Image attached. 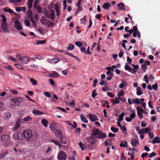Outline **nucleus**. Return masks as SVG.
Here are the masks:
<instances>
[{
	"label": "nucleus",
	"instance_id": "72a5a7b5",
	"mask_svg": "<svg viewBox=\"0 0 160 160\" xmlns=\"http://www.w3.org/2000/svg\"><path fill=\"white\" fill-rule=\"evenodd\" d=\"M47 20L44 17H41L40 19V22L43 25H45L47 21Z\"/></svg>",
	"mask_w": 160,
	"mask_h": 160
},
{
	"label": "nucleus",
	"instance_id": "0e129e2a",
	"mask_svg": "<svg viewBox=\"0 0 160 160\" xmlns=\"http://www.w3.org/2000/svg\"><path fill=\"white\" fill-rule=\"evenodd\" d=\"M39 0H35L34 2V7H36L37 6L38 4L39 3Z\"/></svg>",
	"mask_w": 160,
	"mask_h": 160
},
{
	"label": "nucleus",
	"instance_id": "b1692460",
	"mask_svg": "<svg viewBox=\"0 0 160 160\" xmlns=\"http://www.w3.org/2000/svg\"><path fill=\"white\" fill-rule=\"evenodd\" d=\"M156 143H160V138L158 137H156L154 138L152 141V143L154 144Z\"/></svg>",
	"mask_w": 160,
	"mask_h": 160
},
{
	"label": "nucleus",
	"instance_id": "9b49d317",
	"mask_svg": "<svg viewBox=\"0 0 160 160\" xmlns=\"http://www.w3.org/2000/svg\"><path fill=\"white\" fill-rule=\"evenodd\" d=\"M14 23L15 27L17 30H20L22 29V26L20 22L18 20H16L14 22Z\"/></svg>",
	"mask_w": 160,
	"mask_h": 160
},
{
	"label": "nucleus",
	"instance_id": "4be33fe9",
	"mask_svg": "<svg viewBox=\"0 0 160 160\" xmlns=\"http://www.w3.org/2000/svg\"><path fill=\"white\" fill-rule=\"evenodd\" d=\"M32 113L34 114L39 115L43 114L42 112L36 109H34L32 111Z\"/></svg>",
	"mask_w": 160,
	"mask_h": 160
},
{
	"label": "nucleus",
	"instance_id": "13d9d810",
	"mask_svg": "<svg viewBox=\"0 0 160 160\" xmlns=\"http://www.w3.org/2000/svg\"><path fill=\"white\" fill-rule=\"evenodd\" d=\"M44 95L47 97L50 98L51 97V94L50 93L47 92H46L44 93Z\"/></svg>",
	"mask_w": 160,
	"mask_h": 160
},
{
	"label": "nucleus",
	"instance_id": "6e6552de",
	"mask_svg": "<svg viewBox=\"0 0 160 160\" xmlns=\"http://www.w3.org/2000/svg\"><path fill=\"white\" fill-rule=\"evenodd\" d=\"M66 157L67 156L65 152L62 151L58 154L57 158L59 160H65L66 159Z\"/></svg>",
	"mask_w": 160,
	"mask_h": 160
},
{
	"label": "nucleus",
	"instance_id": "20e7f679",
	"mask_svg": "<svg viewBox=\"0 0 160 160\" xmlns=\"http://www.w3.org/2000/svg\"><path fill=\"white\" fill-rule=\"evenodd\" d=\"M1 17L2 18V23L1 25V28L3 31L5 32H8V25L6 23V19L5 17L3 15H1Z\"/></svg>",
	"mask_w": 160,
	"mask_h": 160
},
{
	"label": "nucleus",
	"instance_id": "c756f323",
	"mask_svg": "<svg viewBox=\"0 0 160 160\" xmlns=\"http://www.w3.org/2000/svg\"><path fill=\"white\" fill-rule=\"evenodd\" d=\"M80 118L82 121L84 123H87L88 121L86 117L82 115H81Z\"/></svg>",
	"mask_w": 160,
	"mask_h": 160
},
{
	"label": "nucleus",
	"instance_id": "6e6d98bb",
	"mask_svg": "<svg viewBox=\"0 0 160 160\" xmlns=\"http://www.w3.org/2000/svg\"><path fill=\"white\" fill-rule=\"evenodd\" d=\"M75 155L74 153L71 156H70L69 158L70 160H75Z\"/></svg>",
	"mask_w": 160,
	"mask_h": 160
},
{
	"label": "nucleus",
	"instance_id": "0eeeda50",
	"mask_svg": "<svg viewBox=\"0 0 160 160\" xmlns=\"http://www.w3.org/2000/svg\"><path fill=\"white\" fill-rule=\"evenodd\" d=\"M86 140L90 143L88 144L87 146L88 148L91 149L92 147V145L95 143L93 139L91 137L86 138Z\"/></svg>",
	"mask_w": 160,
	"mask_h": 160
},
{
	"label": "nucleus",
	"instance_id": "ea45409f",
	"mask_svg": "<svg viewBox=\"0 0 160 160\" xmlns=\"http://www.w3.org/2000/svg\"><path fill=\"white\" fill-rule=\"evenodd\" d=\"M53 24V23L51 22L48 20L47 21L45 25L48 27H52Z\"/></svg>",
	"mask_w": 160,
	"mask_h": 160
},
{
	"label": "nucleus",
	"instance_id": "4c0bfd02",
	"mask_svg": "<svg viewBox=\"0 0 160 160\" xmlns=\"http://www.w3.org/2000/svg\"><path fill=\"white\" fill-rule=\"evenodd\" d=\"M3 10L5 12H8L11 14L14 13V11L10 8H8V9H7L6 8H3Z\"/></svg>",
	"mask_w": 160,
	"mask_h": 160
},
{
	"label": "nucleus",
	"instance_id": "aec40b11",
	"mask_svg": "<svg viewBox=\"0 0 160 160\" xmlns=\"http://www.w3.org/2000/svg\"><path fill=\"white\" fill-rule=\"evenodd\" d=\"M16 10L17 12L20 11H23L24 12H25L26 11V8L25 7H17L16 8Z\"/></svg>",
	"mask_w": 160,
	"mask_h": 160
},
{
	"label": "nucleus",
	"instance_id": "f3484780",
	"mask_svg": "<svg viewBox=\"0 0 160 160\" xmlns=\"http://www.w3.org/2000/svg\"><path fill=\"white\" fill-rule=\"evenodd\" d=\"M88 116H89L90 120L91 121L94 122L97 120V119H96L97 116L95 114L92 115L91 114H89L88 115Z\"/></svg>",
	"mask_w": 160,
	"mask_h": 160
},
{
	"label": "nucleus",
	"instance_id": "3c124183",
	"mask_svg": "<svg viewBox=\"0 0 160 160\" xmlns=\"http://www.w3.org/2000/svg\"><path fill=\"white\" fill-rule=\"evenodd\" d=\"M152 89L155 90H157L158 88V84L156 83L154 85H152Z\"/></svg>",
	"mask_w": 160,
	"mask_h": 160
},
{
	"label": "nucleus",
	"instance_id": "58836bf2",
	"mask_svg": "<svg viewBox=\"0 0 160 160\" xmlns=\"http://www.w3.org/2000/svg\"><path fill=\"white\" fill-rule=\"evenodd\" d=\"M34 8L37 10L38 13H41L42 11V8L39 6H38L35 7Z\"/></svg>",
	"mask_w": 160,
	"mask_h": 160
},
{
	"label": "nucleus",
	"instance_id": "4468645a",
	"mask_svg": "<svg viewBox=\"0 0 160 160\" xmlns=\"http://www.w3.org/2000/svg\"><path fill=\"white\" fill-rule=\"evenodd\" d=\"M131 143L133 147H136L139 144L138 140L136 139H133L131 141Z\"/></svg>",
	"mask_w": 160,
	"mask_h": 160
},
{
	"label": "nucleus",
	"instance_id": "5701e85b",
	"mask_svg": "<svg viewBox=\"0 0 160 160\" xmlns=\"http://www.w3.org/2000/svg\"><path fill=\"white\" fill-rule=\"evenodd\" d=\"M120 102L119 98V97H116L115 99L112 101V103L113 105L116 104H119Z\"/></svg>",
	"mask_w": 160,
	"mask_h": 160
},
{
	"label": "nucleus",
	"instance_id": "774afa93",
	"mask_svg": "<svg viewBox=\"0 0 160 160\" xmlns=\"http://www.w3.org/2000/svg\"><path fill=\"white\" fill-rule=\"evenodd\" d=\"M97 82H98V80L96 78L93 81V87H95L96 85V84L97 83Z\"/></svg>",
	"mask_w": 160,
	"mask_h": 160
},
{
	"label": "nucleus",
	"instance_id": "423d86ee",
	"mask_svg": "<svg viewBox=\"0 0 160 160\" xmlns=\"http://www.w3.org/2000/svg\"><path fill=\"white\" fill-rule=\"evenodd\" d=\"M44 14L47 17L53 20L55 16V12L52 9L49 10V11H45L44 12Z\"/></svg>",
	"mask_w": 160,
	"mask_h": 160
},
{
	"label": "nucleus",
	"instance_id": "ddd939ff",
	"mask_svg": "<svg viewBox=\"0 0 160 160\" xmlns=\"http://www.w3.org/2000/svg\"><path fill=\"white\" fill-rule=\"evenodd\" d=\"M16 58L19 60H29L31 59L32 58H28L26 56H23L21 57L18 54L16 56Z\"/></svg>",
	"mask_w": 160,
	"mask_h": 160
},
{
	"label": "nucleus",
	"instance_id": "49530a36",
	"mask_svg": "<svg viewBox=\"0 0 160 160\" xmlns=\"http://www.w3.org/2000/svg\"><path fill=\"white\" fill-rule=\"evenodd\" d=\"M147 66L146 65V63L145 62H144V64H142L141 66V68L142 70H143L144 72H145L146 71V69Z\"/></svg>",
	"mask_w": 160,
	"mask_h": 160
},
{
	"label": "nucleus",
	"instance_id": "cd10ccee",
	"mask_svg": "<svg viewBox=\"0 0 160 160\" xmlns=\"http://www.w3.org/2000/svg\"><path fill=\"white\" fill-rule=\"evenodd\" d=\"M51 142H52L55 143L56 145H58L59 148H61L62 146L61 144L58 141L53 139H52L51 140Z\"/></svg>",
	"mask_w": 160,
	"mask_h": 160
},
{
	"label": "nucleus",
	"instance_id": "4d7b16f0",
	"mask_svg": "<svg viewBox=\"0 0 160 160\" xmlns=\"http://www.w3.org/2000/svg\"><path fill=\"white\" fill-rule=\"evenodd\" d=\"M36 30L39 32L41 34L43 35L44 34V31L41 29V28H40L38 29H36Z\"/></svg>",
	"mask_w": 160,
	"mask_h": 160
},
{
	"label": "nucleus",
	"instance_id": "69168bd1",
	"mask_svg": "<svg viewBox=\"0 0 160 160\" xmlns=\"http://www.w3.org/2000/svg\"><path fill=\"white\" fill-rule=\"evenodd\" d=\"M136 116V114L135 112H132L131 114L130 115V118L132 119L134 118Z\"/></svg>",
	"mask_w": 160,
	"mask_h": 160
},
{
	"label": "nucleus",
	"instance_id": "a878e982",
	"mask_svg": "<svg viewBox=\"0 0 160 160\" xmlns=\"http://www.w3.org/2000/svg\"><path fill=\"white\" fill-rule=\"evenodd\" d=\"M133 35L134 37L137 36L138 38H140L141 36L140 33L138 30L133 32Z\"/></svg>",
	"mask_w": 160,
	"mask_h": 160
},
{
	"label": "nucleus",
	"instance_id": "a211bd4d",
	"mask_svg": "<svg viewBox=\"0 0 160 160\" xmlns=\"http://www.w3.org/2000/svg\"><path fill=\"white\" fill-rule=\"evenodd\" d=\"M118 7V10L120 11H121L122 10H125L126 9L125 8L124 6V4L120 3L117 5Z\"/></svg>",
	"mask_w": 160,
	"mask_h": 160
},
{
	"label": "nucleus",
	"instance_id": "052dcab7",
	"mask_svg": "<svg viewBox=\"0 0 160 160\" xmlns=\"http://www.w3.org/2000/svg\"><path fill=\"white\" fill-rule=\"evenodd\" d=\"M4 68H6L9 71H12L13 70L11 67L10 65H8L7 66H4Z\"/></svg>",
	"mask_w": 160,
	"mask_h": 160
},
{
	"label": "nucleus",
	"instance_id": "dca6fc26",
	"mask_svg": "<svg viewBox=\"0 0 160 160\" xmlns=\"http://www.w3.org/2000/svg\"><path fill=\"white\" fill-rule=\"evenodd\" d=\"M20 121L19 120H18L16 122V123L15 127L12 128V130L13 131H15L17 130L20 127Z\"/></svg>",
	"mask_w": 160,
	"mask_h": 160
},
{
	"label": "nucleus",
	"instance_id": "6ab92c4d",
	"mask_svg": "<svg viewBox=\"0 0 160 160\" xmlns=\"http://www.w3.org/2000/svg\"><path fill=\"white\" fill-rule=\"evenodd\" d=\"M49 76L52 78H56L59 76V75L56 72L54 71L53 72V73L49 75Z\"/></svg>",
	"mask_w": 160,
	"mask_h": 160
},
{
	"label": "nucleus",
	"instance_id": "7c9ffc66",
	"mask_svg": "<svg viewBox=\"0 0 160 160\" xmlns=\"http://www.w3.org/2000/svg\"><path fill=\"white\" fill-rule=\"evenodd\" d=\"M125 115V113L124 112H122L121 114L119 115V118L118 119V122L122 121L123 120V117Z\"/></svg>",
	"mask_w": 160,
	"mask_h": 160
},
{
	"label": "nucleus",
	"instance_id": "37998d69",
	"mask_svg": "<svg viewBox=\"0 0 160 160\" xmlns=\"http://www.w3.org/2000/svg\"><path fill=\"white\" fill-rule=\"evenodd\" d=\"M30 80L33 85H36L37 83V81L35 79L32 78H30Z\"/></svg>",
	"mask_w": 160,
	"mask_h": 160
},
{
	"label": "nucleus",
	"instance_id": "f704fd0d",
	"mask_svg": "<svg viewBox=\"0 0 160 160\" xmlns=\"http://www.w3.org/2000/svg\"><path fill=\"white\" fill-rule=\"evenodd\" d=\"M56 123L54 122L51 123L50 126V128L52 130H54L55 129Z\"/></svg>",
	"mask_w": 160,
	"mask_h": 160
},
{
	"label": "nucleus",
	"instance_id": "8fccbe9b",
	"mask_svg": "<svg viewBox=\"0 0 160 160\" xmlns=\"http://www.w3.org/2000/svg\"><path fill=\"white\" fill-rule=\"evenodd\" d=\"M148 135H149L150 139L152 138L154 136V135L153 133L151 132L150 131L148 132Z\"/></svg>",
	"mask_w": 160,
	"mask_h": 160
},
{
	"label": "nucleus",
	"instance_id": "412c9836",
	"mask_svg": "<svg viewBox=\"0 0 160 160\" xmlns=\"http://www.w3.org/2000/svg\"><path fill=\"white\" fill-rule=\"evenodd\" d=\"M120 146L121 147L127 148L128 147L127 142L126 141H124V142L123 141H122L121 143L120 144Z\"/></svg>",
	"mask_w": 160,
	"mask_h": 160
},
{
	"label": "nucleus",
	"instance_id": "f03ea898",
	"mask_svg": "<svg viewBox=\"0 0 160 160\" xmlns=\"http://www.w3.org/2000/svg\"><path fill=\"white\" fill-rule=\"evenodd\" d=\"M24 100L21 98H12L10 103L11 105L14 107L19 106L21 103L23 102Z\"/></svg>",
	"mask_w": 160,
	"mask_h": 160
},
{
	"label": "nucleus",
	"instance_id": "603ef678",
	"mask_svg": "<svg viewBox=\"0 0 160 160\" xmlns=\"http://www.w3.org/2000/svg\"><path fill=\"white\" fill-rule=\"evenodd\" d=\"M100 84L102 86H106L107 83L106 81L101 80Z\"/></svg>",
	"mask_w": 160,
	"mask_h": 160
},
{
	"label": "nucleus",
	"instance_id": "f8f14e48",
	"mask_svg": "<svg viewBox=\"0 0 160 160\" xmlns=\"http://www.w3.org/2000/svg\"><path fill=\"white\" fill-rule=\"evenodd\" d=\"M60 8V6L59 4L56 3L54 5V8L56 11V15L57 17H59L60 15V10L59 8Z\"/></svg>",
	"mask_w": 160,
	"mask_h": 160
},
{
	"label": "nucleus",
	"instance_id": "c9c22d12",
	"mask_svg": "<svg viewBox=\"0 0 160 160\" xmlns=\"http://www.w3.org/2000/svg\"><path fill=\"white\" fill-rule=\"evenodd\" d=\"M74 45L71 44H69L68 45V47L67 48V49L68 50H72L74 48Z\"/></svg>",
	"mask_w": 160,
	"mask_h": 160
},
{
	"label": "nucleus",
	"instance_id": "7ed1b4c3",
	"mask_svg": "<svg viewBox=\"0 0 160 160\" xmlns=\"http://www.w3.org/2000/svg\"><path fill=\"white\" fill-rule=\"evenodd\" d=\"M1 139L2 142H6V144L4 145L5 147L12 145V142H10V138L9 135L5 134L1 136Z\"/></svg>",
	"mask_w": 160,
	"mask_h": 160
},
{
	"label": "nucleus",
	"instance_id": "5fc2aeb1",
	"mask_svg": "<svg viewBox=\"0 0 160 160\" xmlns=\"http://www.w3.org/2000/svg\"><path fill=\"white\" fill-rule=\"evenodd\" d=\"M132 65L133 68H134L133 69L136 73L137 72V69H138L139 68V66L138 65H135L133 64H132Z\"/></svg>",
	"mask_w": 160,
	"mask_h": 160
},
{
	"label": "nucleus",
	"instance_id": "1a4fd4ad",
	"mask_svg": "<svg viewBox=\"0 0 160 160\" xmlns=\"http://www.w3.org/2000/svg\"><path fill=\"white\" fill-rule=\"evenodd\" d=\"M54 134L60 140L63 139V136L62 132L59 129H57L54 132Z\"/></svg>",
	"mask_w": 160,
	"mask_h": 160
},
{
	"label": "nucleus",
	"instance_id": "a18cd8bd",
	"mask_svg": "<svg viewBox=\"0 0 160 160\" xmlns=\"http://www.w3.org/2000/svg\"><path fill=\"white\" fill-rule=\"evenodd\" d=\"M8 153L7 151L2 152L0 156L1 158H2Z\"/></svg>",
	"mask_w": 160,
	"mask_h": 160
},
{
	"label": "nucleus",
	"instance_id": "c03bdc74",
	"mask_svg": "<svg viewBox=\"0 0 160 160\" xmlns=\"http://www.w3.org/2000/svg\"><path fill=\"white\" fill-rule=\"evenodd\" d=\"M111 130L114 133H116L119 130L118 128H116L113 127H112L111 128Z\"/></svg>",
	"mask_w": 160,
	"mask_h": 160
},
{
	"label": "nucleus",
	"instance_id": "680f3d73",
	"mask_svg": "<svg viewBox=\"0 0 160 160\" xmlns=\"http://www.w3.org/2000/svg\"><path fill=\"white\" fill-rule=\"evenodd\" d=\"M56 108H57L59 110L61 111H62L64 112H65V113L67 112L66 110L64 108H62L59 107H57Z\"/></svg>",
	"mask_w": 160,
	"mask_h": 160
},
{
	"label": "nucleus",
	"instance_id": "2eb2a0df",
	"mask_svg": "<svg viewBox=\"0 0 160 160\" xmlns=\"http://www.w3.org/2000/svg\"><path fill=\"white\" fill-rule=\"evenodd\" d=\"M125 69L126 70H128L129 72H130L132 73H135V72L134 71L133 68H131L127 64H126L125 67Z\"/></svg>",
	"mask_w": 160,
	"mask_h": 160
},
{
	"label": "nucleus",
	"instance_id": "39448f33",
	"mask_svg": "<svg viewBox=\"0 0 160 160\" xmlns=\"http://www.w3.org/2000/svg\"><path fill=\"white\" fill-rule=\"evenodd\" d=\"M23 137L27 139H28L31 138L33 136V133L30 130L28 129L23 131L22 133Z\"/></svg>",
	"mask_w": 160,
	"mask_h": 160
},
{
	"label": "nucleus",
	"instance_id": "bb28decb",
	"mask_svg": "<svg viewBox=\"0 0 160 160\" xmlns=\"http://www.w3.org/2000/svg\"><path fill=\"white\" fill-rule=\"evenodd\" d=\"M87 16H84L82 18H81L80 20L81 23L84 25L86 24L87 22Z\"/></svg>",
	"mask_w": 160,
	"mask_h": 160
},
{
	"label": "nucleus",
	"instance_id": "c85d7f7f",
	"mask_svg": "<svg viewBox=\"0 0 160 160\" xmlns=\"http://www.w3.org/2000/svg\"><path fill=\"white\" fill-rule=\"evenodd\" d=\"M11 114L9 112H6L4 114V117L6 119H9L11 117Z\"/></svg>",
	"mask_w": 160,
	"mask_h": 160
},
{
	"label": "nucleus",
	"instance_id": "864d4df0",
	"mask_svg": "<svg viewBox=\"0 0 160 160\" xmlns=\"http://www.w3.org/2000/svg\"><path fill=\"white\" fill-rule=\"evenodd\" d=\"M144 133H148L149 131H151V129L149 127H147L145 128H144Z\"/></svg>",
	"mask_w": 160,
	"mask_h": 160
},
{
	"label": "nucleus",
	"instance_id": "473e14b6",
	"mask_svg": "<svg viewBox=\"0 0 160 160\" xmlns=\"http://www.w3.org/2000/svg\"><path fill=\"white\" fill-rule=\"evenodd\" d=\"M41 122L45 127H47L48 125V121L45 119H43L42 120Z\"/></svg>",
	"mask_w": 160,
	"mask_h": 160
},
{
	"label": "nucleus",
	"instance_id": "9d476101",
	"mask_svg": "<svg viewBox=\"0 0 160 160\" xmlns=\"http://www.w3.org/2000/svg\"><path fill=\"white\" fill-rule=\"evenodd\" d=\"M136 109L138 116L141 118H143V116L142 114V113L143 112H144V111L143 110L142 108L140 106H138L137 107Z\"/></svg>",
	"mask_w": 160,
	"mask_h": 160
},
{
	"label": "nucleus",
	"instance_id": "e433bc0d",
	"mask_svg": "<svg viewBox=\"0 0 160 160\" xmlns=\"http://www.w3.org/2000/svg\"><path fill=\"white\" fill-rule=\"evenodd\" d=\"M137 95L140 96L142 94V92L141 91V89L139 87H138L137 88Z\"/></svg>",
	"mask_w": 160,
	"mask_h": 160
},
{
	"label": "nucleus",
	"instance_id": "a19ab883",
	"mask_svg": "<svg viewBox=\"0 0 160 160\" xmlns=\"http://www.w3.org/2000/svg\"><path fill=\"white\" fill-rule=\"evenodd\" d=\"M37 44H45L46 42V40H38L36 41Z\"/></svg>",
	"mask_w": 160,
	"mask_h": 160
},
{
	"label": "nucleus",
	"instance_id": "393cba45",
	"mask_svg": "<svg viewBox=\"0 0 160 160\" xmlns=\"http://www.w3.org/2000/svg\"><path fill=\"white\" fill-rule=\"evenodd\" d=\"M110 6L111 5L109 2L105 3L102 5V7L104 9H108Z\"/></svg>",
	"mask_w": 160,
	"mask_h": 160
},
{
	"label": "nucleus",
	"instance_id": "f257e3e1",
	"mask_svg": "<svg viewBox=\"0 0 160 160\" xmlns=\"http://www.w3.org/2000/svg\"><path fill=\"white\" fill-rule=\"evenodd\" d=\"M92 132H93L91 134V136H97L96 138L97 139H101L102 138H105L106 137V134L101 132L98 129L93 128L92 130Z\"/></svg>",
	"mask_w": 160,
	"mask_h": 160
},
{
	"label": "nucleus",
	"instance_id": "2f4dec72",
	"mask_svg": "<svg viewBox=\"0 0 160 160\" xmlns=\"http://www.w3.org/2000/svg\"><path fill=\"white\" fill-rule=\"evenodd\" d=\"M33 0H28V7L29 9L31 8Z\"/></svg>",
	"mask_w": 160,
	"mask_h": 160
},
{
	"label": "nucleus",
	"instance_id": "e2e57ef3",
	"mask_svg": "<svg viewBox=\"0 0 160 160\" xmlns=\"http://www.w3.org/2000/svg\"><path fill=\"white\" fill-rule=\"evenodd\" d=\"M156 153L155 152H152V153H151L149 155V157L150 158H152V157H154V156H156Z\"/></svg>",
	"mask_w": 160,
	"mask_h": 160
},
{
	"label": "nucleus",
	"instance_id": "79ce46f5",
	"mask_svg": "<svg viewBox=\"0 0 160 160\" xmlns=\"http://www.w3.org/2000/svg\"><path fill=\"white\" fill-rule=\"evenodd\" d=\"M128 84V82L126 81H124L122 83L119 85V87L120 88H123L124 86H126Z\"/></svg>",
	"mask_w": 160,
	"mask_h": 160
},
{
	"label": "nucleus",
	"instance_id": "09e8293b",
	"mask_svg": "<svg viewBox=\"0 0 160 160\" xmlns=\"http://www.w3.org/2000/svg\"><path fill=\"white\" fill-rule=\"evenodd\" d=\"M15 66L17 68L19 69H23V68L18 63H16L15 64Z\"/></svg>",
	"mask_w": 160,
	"mask_h": 160
},
{
	"label": "nucleus",
	"instance_id": "de8ad7c7",
	"mask_svg": "<svg viewBox=\"0 0 160 160\" xmlns=\"http://www.w3.org/2000/svg\"><path fill=\"white\" fill-rule=\"evenodd\" d=\"M124 92L123 91H122L119 92L118 93L117 95L118 97H120L123 96L124 95Z\"/></svg>",
	"mask_w": 160,
	"mask_h": 160
},
{
	"label": "nucleus",
	"instance_id": "338daca9",
	"mask_svg": "<svg viewBox=\"0 0 160 160\" xmlns=\"http://www.w3.org/2000/svg\"><path fill=\"white\" fill-rule=\"evenodd\" d=\"M32 118L29 117H27L23 119V120L24 121H27L30 120Z\"/></svg>",
	"mask_w": 160,
	"mask_h": 160
},
{
	"label": "nucleus",
	"instance_id": "bf43d9fd",
	"mask_svg": "<svg viewBox=\"0 0 160 160\" xmlns=\"http://www.w3.org/2000/svg\"><path fill=\"white\" fill-rule=\"evenodd\" d=\"M144 79L146 82L148 83L149 82V81L148 79V77L147 75H146L144 76Z\"/></svg>",
	"mask_w": 160,
	"mask_h": 160
}]
</instances>
